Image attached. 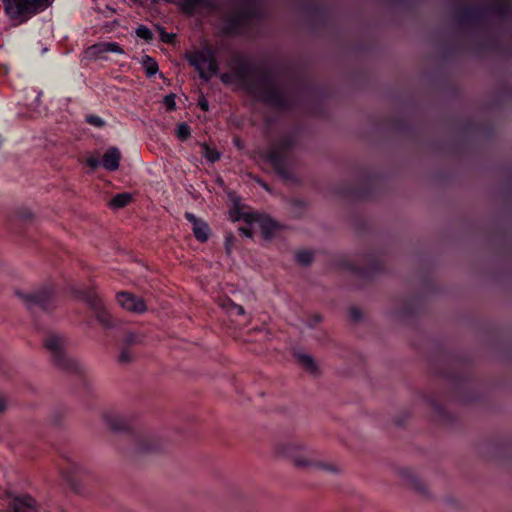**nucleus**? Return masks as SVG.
Wrapping results in <instances>:
<instances>
[{
	"instance_id": "1",
	"label": "nucleus",
	"mask_w": 512,
	"mask_h": 512,
	"mask_svg": "<svg viewBox=\"0 0 512 512\" xmlns=\"http://www.w3.org/2000/svg\"><path fill=\"white\" fill-rule=\"evenodd\" d=\"M276 452L279 456L289 458L301 469H318L332 473L339 471L335 464L322 461L317 452L297 442L280 444Z\"/></svg>"
},
{
	"instance_id": "2",
	"label": "nucleus",
	"mask_w": 512,
	"mask_h": 512,
	"mask_svg": "<svg viewBox=\"0 0 512 512\" xmlns=\"http://www.w3.org/2000/svg\"><path fill=\"white\" fill-rule=\"evenodd\" d=\"M53 0H3L6 13L13 20L24 22L43 11Z\"/></svg>"
},
{
	"instance_id": "3",
	"label": "nucleus",
	"mask_w": 512,
	"mask_h": 512,
	"mask_svg": "<svg viewBox=\"0 0 512 512\" xmlns=\"http://www.w3.org/2000/svg\"><path fill=\"white\" fill-rule=\"evenodd\" d=\"M187 59L199 71L200 77L205 80L210 79L218 71L215 51L210 47L190 53L187 55Z\"/></svg>"
},
{
	"instance_id": "4",
	"label": "nucleus",
	"mask_w": 512,
	"mask_h": 512,
	"mask_svg": "<svg viewBox=\"0 0 512 512\" xmlns=\"http://www.w3.org/2000/svg\"><path fill=\"white\" fill-rule=\"evenodd\" d=\"M46 349L52 354L58 365L63 368H69V361L65 355V349L67 346L66 339L56 333H51L46 336L44 340Z\"/></svg>"
},
{
	"instance_id": "5",
	"label": "nucleus",
	"mask_w": 512,
	"mask_h": 512,
	"mask_svg": "<svg viewBox=\"0 0 512 512\" xmlns=\"http://www.w3.org/2000/svg\"><path fill=\"white\" fill-rule=\"evenodd\" d=\"M243 219L252 225H256L257 229H260L264 238L271 239L280 229V226L267 216H263L257 213H246L243 215Z\"/></svg>"
},
{
	"instance_id": "6",
	"label": "nucleus",
	"mask_w": 512,
	"mask_h": 512,
	"mask_svg": "<svg viewBox=\"0 0 512 512\" xmlns=\"http://www.w3.org/2000/svg\"><path fill=\"white\" fill-rule=\"evenodd\" d=\"M39 505L30 495H20L12 497L6 512H38Z\"/></svg>"
},
{
	"instance_id": "7",
	"label": "nucleus",
	"mask_w": 512,
	"mask_h": 512,
	"mask_svg": "<svg viewBox=\"0 0 512 512\" xmlns=\"http://www.w3.org/2000/svg\"><path fill=\"white\" fill-rule=\"evenodd\" d=\"M85 53L88 58L100 59L104 58L107 53L123 54L124 50L116 42H100L88 47Z\"/></svg>"
},
{
	"instance_id": "8",
	"label": "nucleus",
	"mask_w": 512,
	"mask_h": 512,
	"mask_svg": "<svg viewBox=\"0 0 512 512\" xmlns=\"http://www.w3.org/2000/svg\"><path fill=\"white\" fill-rule=\"evenodd\" d=\"M117 302L123 309L133 313H143L147 309L144 301L141 298L129 292L118 293Z\"/></svg>"
},
{
	"instance_id": "9",
	"label": "nucleus",
	"mask_w": 512,
	"mask_h": 512,
	"mask_svg": "<svg viewBox=\"0 0 512 512\" xmlns=\"http://www.w3.org/2000/svg\"><path fill=\"white\" fill-rule=\"evenodd\" d=\"M52 297V290L49 287H43L25 295L24 300L29 307L39 306L45 309L48 307Z\"/></svg>"
},
{
	"instance_id": "10",
	"label": "nucleus",
	"mask_w": 512,
	"mask_h": 512,
	"mask_svg": "<svg viewBox=\"0 0 512 512\" xmlns=\"http://www.w3.org/2000/svg\"><path fill=\"white\" fill-rule=\"evenodd\" d=\"M288 146L289 143L276 144L265 155L267 161L280 173L283 169L284 155Z\"/></svg>"
},
{
	"instance_id": "11",
	"label": "nucleus",
	"mask_w": 512,
	"mask_h": 512,
	"mask_svg": "<svg viewBox=\"0 0 512 512\" xmlns=\"http://www.w3.org/2000/svg\"><path fill=\"white\" fill-rule=\"evenodd\" d=\"M185 218L192 224L195 237L199 241H206L209 237L208 225L203 220L198 219L194 214L190 212L185 213Z\"/></svg>"
},
{
	"instance_id": "12",
	"label": "nucleus",
	"mask_w": 512,
	"mask_h": 512,
	"mask_svg": "<svg viewBox=\"0 0 512 512\" xmlns=\"http://www.w3.org/2000/svg\"><path fill=\"white\" fill-rule=\"evenodd\" d=\"M120 159L121 153L119 149L116 147H110L103 155L102 165L109 171H115L119 167Z\"/></svg>"
},
{
	"instance_id": "13",
	"label": "nucleus",
	"mask_w": 512,
	"mask_h": 512,
	"mask_svg": "<svg viewBox=\"0 0 512 512\" xmlns=\"http://www.w3.org/2000/svg\"><path fill=\"white\" fill-rule=\"evenodd\" d=\"M132 200V195L130 193H120L115 195L110 201L109 206L112 209H121L127 206Z\"/></svg>"
},
{
	"instance_id": "14",
	"label": "nucleus",
	"mask_w": 512,
	"mask_h": 512,
	"mask_svg": "<svg viewBox=\"0 0 512 512\" xmlns=\"http://www.w3.org/2000/svg\"><path fill=\"white\" fill-rule=\"evenodd\" d=\"M298 362L302 365L304 369L311 373L317 372V364L315 360L308 354L305 353H298L296 355Z\"/></svg>"
},
{
	"instance_id": "15",
	"label": "nucleus",
	"mask_w": 512,
	"mask_h": 512,
	"mask_svg": "<svg viewBox=\"0 0 512 512\" xmlns=\"http://www.w3.org/2000/svg\"><path fill=\"white\" fill-rule=\"evenodd\" d=\"M264 84L269 91L259 93L257 96L260 99L267 101V102H272V103L276 102L278 92H277L275 85L271 82H265Z\"/></svg>"
},
{
	"instance_id": "16",
	"label": "nucleus",
	"mask_w": 512,
	"mask_h": 512,
	"mask_svg": "<svg viewBox=\"0 0 512 512\" xmlns=\"http://www.w3.org/2000/svg\"><path fill=\"white\" fill-rule=\"evenodd\" d=\"M182 8L191 13L199 5H209V0H179Z\"/></svg>"
},
{
	"instance_id": "17",
	"label": "nucleus",
	"mask_w": 512,
	"mask_h": 512,
	"mask_svg": "<svg viewBox=\"0 0 512 512\" xmlns=\"http://www.w3.org/2000/svg\"><path fill=\"white\" fill-rule=\"evenodd\" d=\"M202 154L209 162H216L220 158V154L213 148L209 147L207 144H201Z\"/></svg>"
},
{
	"instance_id": "18",
	"label": "nucleus",
	"mask_w": 512,
	"mask_h": 512,
	"mask_svg": "<svg viewBox=\"0 0 512 512\" xmlns=\"http://www.w3.org/2000/svg\"><path fill=\"white\" fill-rule=\"evenodd\" d=\"M190 134V127L186 123H181L178 125L176 135L179 139L186 140L190 137Z\"/></svg>"
},
{
	"instance_id": "19",
	"label": "nucleus",
	"mask_w": 512,
	"mask_h": 512,
	"mask_svg": "<svg viewBox=\"0 0 512 512\" xmlns=\"http://www.w3.org/2000/svg\"><path fill=\"white\" fill-rule=\"evenodd\" d=\"M313 254L310 251H300L296 255V259L299 263L308 265L311 263Z\"/></svg>"
},
{
	"instance_id": "20",
	"label": "nucleus",
	"mask_w": 512,
	"mask_h": 512,
	"mask_svg": "<svg viewBox=\"0 0 512 512\" xmlns=\"http://www.w3.org/2000/svg\"><path fill=\"white\" fill-rule=\"evenodd\" d=\"M144 67L149 76L154 75L158 70L157 63L151 59L150 57H147V59L144 61Z\"/></svg>"
},
{
	"instance_id": "21",
	"label": "nucleus",
	"mask_w": 512,
	"mask_h": 512,
	"mask_svg": "<svg viewBox=\"0 0 512 512\" xmlns=\"http://www.w3.org/2000/svg\"><path fill=\"white\" fill-rule=\"evenodd\" d=\"M136 34L138 37L144 39V40H151L152 39V32L149 28H147L144 25L139 26L136 29Z\"/></svg>"
},
{
	"instance_id": "22",
	"label": "nucleus",
	"mask_w": 512,
	"mask_h": 512,
	"mask_svg": "<svg viewBox=\"0 0 512 512\" xmlns=\"http://www.w3.org/2000/svg\"><path fill=\"white\" fill-rule=\"evenodd\" d=\"M157 31L159 33V36L161 40L165 43H172L175 39V34L173 33H167L164 28L157 27Z\"/></svg>"
},
{
	"instance_id": "23",
	"label": "nucleus",
	"mask_w": 512,
	"mask_h": 512,
	"mask_svg": "<svg viewBox=\"0 0 512 512\" xmlns=\"http://www.w3.org/2000/svg\"><path fill=\"white\" fill-rule=\"evenodd\" d=\"M164 105L166 106L167 110L173 111L176 108V102H175V95L169 94L164 97Z\"/></svg>"
},
{
	"instance_id": "24",
	"label": "nucleus",
	"mask_w": 512,
	"mask_h": 512,
	"mask_svg": "<svg viewBox=\"0 0 512 512\" xmlns=\"http://www.w3.org/2000/svg\"><path fill=\"white\" fill-rule=\"evenodd\" d=\"M227 311L231 314H237V315H243L244 314V308L240 305H237L235 303H230L227 307Z\"/></svg>"
},
{
	"instance_id": "25",
	"label": "nucleus",
	"mask_w": 512,
	"mask_h": 512,
	"mask_svg": "<svg viewBox=\"0 0 512 512\" xmlns=\"http://www.w3.org/2000/svg\"><path fill=\"white\" fill-rule=\"evenodd\" d=\"M255 229H257L256 225L249 224L248 227H240L239 232L246 237H252Z\"/></svg>"
},
{
	"instance_id": "26",
	"label": "nucleus",
	"mask_w": 512,
	"mask_h": 512,
	"mask_svg": "<svg viewBox=\"0 0 512 512\" xmlns=\"http://www.w3.org/2000/svg\"><path fill=\"white\" fill-rule=\"evenodd\" d=\"M87 121L96 127H101L104 125V121L100 117L94 115L89 116Z\"/></svg>"
},
{
	"instance_id": "27",
	"label": "nucleus",
	"mask_w": 512,
	"mask_h": 512,
	"mask_svg": "<svg viewBox=\"0 0 512 512\" xmlns=\"http://www.w3.org/2000/svg\"><path fill=\"white\" fill-rule=\"evenodd\" d=\"M86 163L91 169H96L100 165V160L97 157L91 156L87 158Z\"/></svg>"
},
{
	"instance_id": "28",
	"label": "nucleus",
	"mask_w": 512,
	"mask_h": 512,
	"mask_svg": "<svg viewBox=\"0 0 512 512\" xmlns=\"http://www.w3.org/2000/svg\"><path fill=\"white\" fill-rule=\"evenodd\" d=\"M97 318L99 319L100 322H102L104 325H110V321H109V315L107 312L105 311H99L98 314H97Z\"/></svg>"
},
{
	"instance_id": "29",
	"label": "nucleus",
	"mask_w": 512,
	"mask_h": 512,
	"mask_svg": "<svg viewBox=\"0 0 512 512\" xmlns=\"http://www.w3.org/2000/svg\"><path fill=\"white\" fill-rule=\"evenodd\" d=\"M198 105L200 106V108L203 110V111H207L208 110V101L206 98L204 97H201L198 101Z\"/></svg>"
},
{
	"instance_id": "30",
	"label": "nucleus",
	"mask_w": 512,
	"mask_h": 512,
	"mask_svg": "<svg viewBox=\"0 0 512 512\" xmlns=\"http://www.w3.org/2000/svg\"><path fill=\"white\" fill-rule=\"evenodd\" d=\"M7 406H8L7 400L3 397H0V414L5 412V410L7 409Z\"/></svg>"
},
{
	"instance_id": "31",
	"label": "nucleus",
	"mask_w": 512,
	"mask_h": 512,
	"mask_svg": "<svg viewBox=\"0 0 512 512\" xmlns=\"http://www.w3.org/2000/svg\"><path fill=\"white\" fill-rule=\"evenodd\" d=\"M126 341L128 343H137L138 342V337L136 335H134V334H130V335L127 336Z\"/></svg>"
},
{
	"instance_id": "32",
	"label": "nucleus",
	"mask_w": 512,
	"mask_h": 512,
	"mask_svg": "<svg viewBox=\"0 0 512 512\" xmlns=\"http://www.w3.org/2000/svg\"><path fill=\"white\" fill-rule=\"evenodd\" d=\"M221 80L224 82V83H228L229 80H230V76L228 74H222L221 75Z\"/></svg>"
},
{
	"instance_id": "33",
	"label": "nucleus",
	"mask_w": 512,
	"mask_h": 512,
	"mask_svg": "<svg viewBox=\"0 0 512 512\" xmlns=\"http://www.w3.org/2000/svg\"><path fill=\"white\" fill-rule=\"evenodd\" d=\"M61 473H62L63 477H64L67 481H70V477H69L68 473H67L65 470H62V472H61Z\"/></svg>"
},
{
	"instance_id": "34",
	"label": "nucleus",
	"mask_w": 512,
	"mask_h": 512,
	"mask_svg": "<svg viewBox=\"0 0 512 512\" xmlns=\"http://www.w3.org/2000/svg\"><path fill=\"white\" fill-rule=\"evenodd\" d=\"M120 360L123 361V362L124 361H128L127 355L125 353H122L121 356H120Z\"/></svg>"
},
{
	"instance_id": "35",
	"label": "nucleus",
	"mask_w": 512,
	"mask_h": 512,
	"mask_svg": "<svg viewBox=\"0 0 512 512\" xmlns=\"http://www.w3.org/2000/svg\"><path fill=\"white\" fill-rule=\"evenodd\" d=\"M351 313H352V315H353V317H354L355 319H357V318L359 317V316H358V313L356 312V310H352V311H351Z\"/></svg>"
},
{
	"instance_id": "36",
	"label": "nucleus",
	"mask_w": 512,
	"mask_h": 512,
	"mask_svg": "<svg viewBox=\"0 0 512 512\" xmlns=\"http://www.w3.org/2000/svg\"><path fill=\"white\" fill-rule=\"evenodd\" d=\"M91 305L95 308V309H98V304L96 301H91Z\"/></svg>"
},
{
	"instance_id": "37",
	"label": "nucleus",
	"mask_w": 512,
	"mask_h": 512,
	"mask_svg": "<svg viewBox=\"0 0 512 512\" xmlns=\"http://www.w3.org/2000/svg\"><path fill=\"white\" fill-rule=\"evenodd\" d=\"M109 425H110V427H111V428H113V429H118V428H119L118 426H116V425L112 424L111 422H109Z\"/></svg>"
},
{
	"instance_id": "38",
	"label": "nucleus",
	"mask_w": 512,
	"mask_h": 512,
	"mask_svg": "<svg viewBox=\"0 0 512 512\" xmlns=\"http://www.w3.org/2000/svg\"><path fill=\"white\" fill-rule=\"evenodd\" d=\"M236 145H237L238 147H241V146H240V142H239V141H236Z\"/></svg>"
}]
</instances>
